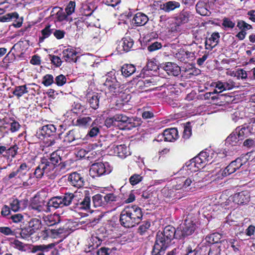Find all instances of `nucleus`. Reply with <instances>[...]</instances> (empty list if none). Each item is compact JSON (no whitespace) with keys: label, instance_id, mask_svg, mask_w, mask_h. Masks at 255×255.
<instances>
[{"label":"nucleus","instance_id":"nucleus-21","mask_svg":"<svg viewBox=\"0 0 255 255\" xmlns=\"http://www.w3.org/2000/svg\"><path fill=\"white\" fill-rule=\"evenodd\" d=\"M194 18V15L189 11L183 10L176 17V20L180 24L187 23L192 20Z\"/></svg>","mask_w":255,"mask_h":255},{"label":"nucleus","instance_id":"nucleus-19","mask_svg":"<svg viewBox=\"0 0 255 255\" xmlns=\"http://www.w3.org/2000/svg\"><path fill=\"white\" fill-rule=\"evenodd\" d=\"M163 69L169 75L177 76L180 73V68L176 64L172 62L166 63L163 66Z\"/></svg>","mask_w":255,"mask_h":255},{"label":"nucleus","instance_id":"nucleus-50","mask_svg":"<svg viewBox=\"0 0 255 255\" xmlns=\"http://www.w3.org/2000/svg\"><path fill=\"white\" fill-rule=\"evenodd\" d=\"M237 26L241 30V31L245 30V31H246L247 30H249L252 28V26L250 24L246 23L243 20H238Z\"/></svg>","mask_w":255,"mask_h":255},{"label":"nucleus","instance_id":"nucleus-37","mask_svg":"<svg viewBox=\"0 0 255 255\" xmlns=\"http://www.w3.org/2000/svg\"><path fill=\"white\" fill-rule=\"evenodd\" d=\"M221 237L222 235L218 233H215L207 236L206 238V240L208 242L210 243L211 244H219V245H221V244L222 242L220 241Z\"/></svg>","mask_w":255,"mask_h":255},{"label":"nucleus","instance_id":"nucleus-47","mask_svg":"<svg viewBox=\"0 0 255 255\" xmlns=\"http://www.w3.org/2000/svg\"><path fill=\"white\" fill-rule=\"evenodd\" d=\"M53 30L50 28V26L48 25L46 26L41 31L42 37H40L39 39L40 41H43L44 39L48 37L52 33H53Z\"/></svg>","mask_w":255,"mask_h":255},{"label":"nucleus","instance_id":"nucleus-18","mask_svg":"<svg viewBox=\"0 0 255 255\" xmlns=\"http://www.w3.org/2000/svg\"><path fill=\"white\" fill-rule=\"evenodd\" d=\"M56 131V128L53 125L44 126L37 132L36 135L39 138L50 136L53 135Z\"/></svg>","mask_w":255,"mask_h":255},{"label":"nucleus","instance_id":"nucleus-57","mask_svg":"<svg viewBox=\"0 0 255 255\" xmlns=\"http://www.w3.org/2000/svg\"><path fill=\"white\" fill-rule=\"evenodd\" d=\"M162 47L161 44L158 42H154L147 47V49L150 52H153L160 49Z\"/></svg>","mask_w":255,"mask_h":255},{"label":"nucleus","instance_id":"nucleus-12","mask_svg":"<svg viewBox=\"0 0 255 255\" xmlns=\"http://www.w3.org/2000/svg\"><path fill=\"white\" fill-rule=\"evenodd\" d=\"M157 140H162L161 138L163 137L165 141L173 142L178 137L177 129L176 128H167L164 130L162 135L158 136Z\"/></svg>","mask_w":255,"mask_h":255},{"label":"nucleus","instance_id":"nucleus-31","mask_svg":"<svg viewBox=\"0 0 255 255\" xmlns=\"http://www.w3.org/2000/svg\"><path fill=\"white\" fill-rule=\"evenodd\" d=\"M26 202L24 200L19 201L17 199H13L10 203V209L14 212L18 211L25 208Z\"/></svg>","mask_w":255,"mask_h":255},{"label":"nucleus","instance_id":"nucleus-42","mask_svg":"<svg viewBox=\"0 0 255 255\" xmlns=\"http://www.w3.org/2000/svg\"><path fill=\"white\" fill-rule=\"evenodd\" d=\"M157 68V65L152 61H148L146 65V69L144 68L141 73H140L139 77L144 78L145 75V72L148 71L149 70H155Z\"/></svg>","mask_w":255,"mask_h":255},{"label":"nucleus","instance_id":"nucleus-10","mask_svg":"<svg viewBox=\"0 0 255 255\" xmlns=\"http://www.w3.org/2000/svg\"><path fill=\"white\" fill-rule=\"evenodd\" d=\"M196 229V225L191 220L186 219L184 223L177 228L179 239L192 235Z\"/></svg>","mask_w":255,"mask_h":255},{"label":"nucleus","instance_id":"nucleus-58","mask_svg":"<svg viewBox=\"0 0 255 255\" xmlns=\"http://www.w3.org/2000/svg\"><path fill=\"white\" fill-rule=\"evenodd\" d=\"M10 125V130L12 132L17 131L20 128V125L19 124L14 120H11V122L9 123Z\"/></svg>","mask_w":255,"mask_h":255},{"label":"nucleus","instance_id":"nucleus-51","mask_svg":"<svg viewBox=\"0 0 255 255\" xmlns=\"http://www.w3.org/2000/svg\"><path fill=\"white\" fill-rule=\"evenodd\" d=\"M67 79L65 76L62 74L56 77L54 80V83L58 86H62L66 83Z\"/></svg>","mask_w":255,"mask_h":255},{"label":"nucleus","instance_id":"nucleus-38","mask_svg":"<svg viewBox=\"0 0 255 255\" xmlns=\"http://www.w3.org/2000/svg\"><path fill=\"white\" fill-rule=\"evenodd\" d=\"M99 98L100 97L98 93H96L91 96H89V103L90 107L93 109H97L99 106Z\"/></svg>","mask_w":255,"mask_h":255},{"label":"nucleus","instance_id":"nucleus-20","mask_svg":"<svg viewBox=\"0 0 255 255\" xmlns=\"http://www.w3.org/2000/svg\"><path fill=\"white\" fill-rule=\"evenodd\" d=\"M220 37L218 32L213 33L211 36L206 40L205 48L211 50L218 44Z\"/></svg>","mask_w":255,"mask_h":255},{"label":"nucleus","instance_id":"nucleus-25","mask_svg":"<svg viewBox=\"0 0 255 255\" xmlns=\"http://www.w3.org/2000/svg\"><path fill=\"white\" fill-rule=\"evenodd\" d=\"M42 227L41 222L36 218L32 219L29 222L28 235H31L39 230Z\"/></svg>","mask_w":255,"mask_h":255},{"label":"nucleus","instance_id":"nucleus-6","mask_svg":"<svg viewBox=\"0 0 255 255\" xmlns=\"http://www.w3.org/2000/svg\"><path fill=\"white\" fill-rule=\"evenodd\" d=\"M111 170L107 162H98L93 164L89 170L90 175L93 178L108 174Z\"/></svg>","mask_w":255,"mask_h":255},{"label":"nucleus","instance_id":"nucleus-39","mask_svg":"<svg viewBox=\"0 0 255 255\" xmlns=\"http://www.w3.org/2000/svg\"><path fill=\"white\" fill-rule=\"evenodd\" d=\"M28 92V91L26 85H22L15 87L12 92V94L19 99L24 94L27 93Z\"/></svg>","mask_w":255,"mask_h":255},{"label":"nucleus","instance_id":"nucleus-1","mask_svg":"<svg viewBox=\"0 0 255 255\" xmlns=\"http://www.w3.org/2000/svg\"><path fill=\"white\" fill-rule=\"evenodd\" d=\"M179 239L178 230L171 226H166L162 232H158L152 255H163L173 238Z\"/></svg>","mask_w":255,"mask_h":255},{"label":"nucleus","instance_id":"nucleus-36","mask_svg":"<svg viewBox=\"0 0 255 255\" xmlns=\"http://www.w3.org/2000/svg\"><path fill=\"white\" fill-rule=\"evenodd\" d=\"M79 138L78 132L75 130L72 129L69 131L64 137V141L71 143L75 140Z\"/></svg>","mask_w":255,"mask_h":255},{"label":"nucleus","instance_id":"nucleus-29","mask_svg":"<svg viewBox=\"0 0 255 255\" xmlns=\"http://www.w3.org/2000/svg\"><path fill=\"white\" fill-rule=\"evenodd\" d=\"M63 56L66 61L76 62L77 60V52L72 48H68L63 51Z\"/></svg>","mask_w":255,"mask_h":255},{"label":"nucleus","instance_id":"nucleus-48","mask_svg":"<svg viewBox=\"0 0 255 255\" xmlns=\"http://www.w3.org/2000/svg\"><path fill=\"white\" fill-rule=\"evenodd\" d=\"M142 180V176L140 174H134L129 179L130 184L132 186L135 185Z\"/></svg>","mask_w":255,"mask_h":255},{"label":"nucleus","instance_id":"nucleus-64","mask_svg":"<svg viewBox=\"0 0 255 255\" xmlns=\"http://www.w3.org/2000/svg\"><path fill=\"white\" fill-rule=\"evenodd\" d=\"M247 72L243 69H239L237 71V76L238 78L246 79L247 78Z\"/></svg>","mask_w":255,"mask_h":255},{"label":"nucleus","instance_id":"nucleus-27","mask_svg":"<svg viewBox=\"0 0 255 255\" xmlns=\"http://www.w3.org/2000/svg\"><path fill=\"white\" fill-rule=\"evenodd\" d=\"M148 21V18L147 16L142 12L136 13L132 19V22L137 26L144 25Z\"/></svg>","mask_w":255,"mask_h":255},{"label":"nucleus","instance_id":"nucleus-15","mask_svg":"<svg viewBox=\"0 0 255 255\" xmlns=\"http://www.w3.org/2000/svg\"><path fill=\"white\" fill-rule=\"evenodd\" d=\"M68 181L70 184L74 187L80 188L84 185V179L79 173L73 172L68 176Z\"/></svg>","mask_w":255,"mask_h":255},{"label":"nucleus","instance_id":"nucleus-23","mask_svg":"<svg viewBox=\"0 0 255 255\" xmlns=\"http://www.w3.org/2000/svg\"><path fill=\"white\" fill-rule=\"evenodd\" d=\"M111 148L113 153L121 158H125L128 155V149L125 144L113 145Z\"/></svg>","mask_w":255,"mask_h":255},{"label":"nucleus","instance_id":"nucleus-53","mask_svg":"<svg viewBox=\"0 0 255 255\" xmlns=\"http://www.w3.org/2000/svg\"><path fill=\"white\" fill-rule=\"evenodd\" d=\"M233 164H229L225 169L222 171V175L223 176H227L230 174L235 172L236 170L233 168Z\"/></svg>","mask_w":255,"mask_h":255},{"label":"nucleus","instance_id":"nucleus-17","mask_svg":"<svg viewBox=\"0 0 255 255\" xmlns=\"http://www.w3.org/2000/svg\"><path fill=\"white\" fill-rule=\"evenodd\" d=\"M231 199L235 204L242 205L246 204L249 201L250 195L247 192L242 191L235 194L231 197Z\"/></svg>","mask_w":255,"mask_h":255},{"label":"nucleus","instance_id":"nucleus-40","mask_svg":"<svg viewBox=\"0 0 255 255\" xmlns=\"http://www.w3.org/2000/svg\"><path fill=\"white\" fill-rule=\"evenodd\" d=\"M93 203L95 207L105 206L104 197L99 194L93 197Z\"/></svg>","mask_w":255,"mask_h":255},{"label":"nucleus","instance_id":"nucleus-3","mask_svg":"<svg viewBox=\"0 0 255 255\" xmlns=\"http://www.w3.org/2000/svg\"><path fill=\"white\" fill-rule=\"evenodd\" d=\"M77 193H66L63 195L52 198L47 203V209L50 211L51 208L57 209L64 206H68L71 203L74 204Z\"/></svg>","mask_w":255,"mask_h":255},{"label":"nucleus","instance_id":"nucleus-49","mask_svg":"<svg viewBox=\"0 0 255 255\" xmlns=\"http://www.w3.org/2000/svg\"><path fill=\"white\" fill-rule=\"evenodd\" d=\"M105 206L107 204H111V203L117 200V197L113 193H109L103 196Z\"/></svg>","mask_w":255,"mask_h":255},{"label":"nucleus","instance_id":"nucleus-9","mask_svg":"<svg viewBox=\"0 0 255 255\" xmlns=\"http://www.w3.org/2000/svg\"><path fill=\"white\" fill-rule=\"evenodd\" d=\"M44 163H46L48 166L51 165L52 172H55V175H57L61 174L60 170H64V166L63 165H57L58 162L61 160V157L57 152H54L51 154L50 157L49 159L42 158L41 159Z\"/></svg>","mask_w":255,"mask_h":255},{"label":"nucleus","instance_id":"nucleus-46","mask_svg":"<svg viewBox=\"0 0 255 255\" xmlns=\"http://www.w3.org/2000/svg\"><path fill=\"white\" fill-rule=\"evenodd\" d=\"M54 83L53 76L51 74H46L42 79V83L46 87L50 86Z\"/></svg>","mask_w":255,"mask_h":255},{"label":"nucleus","instance_id":"nucleus-16","mask_svg":"<svg viewBox=\"0 0 255 255\" xmlns=\"http://www.w3.org/2000/svg\"><path fill=\"white\" fill-rule=\"evenodd\" d=\"M90 198L88 196H86L82 200H79L76 197L73 208L76 211L88 210L90 208Z\"/></svg>","mask_w":255,"mask_h":255},{"label":"nucleus","instance_id":"nucleus-60","mask_svg":"<svg viewBox=\"0 0 255 255\" xmlns=\"http://www.w3.org/2000/svg\"><path fill=\"white\" fill-rule=\"evenodd\" d=\"M112 252V250L106 247H102L99 249L97 252L98 255H109Z\"/></svg>","mask_w":255,"mask_h":255},{"label":"nucleus","instance_id":"nucleus-43","mask_svg":"<svg viewBox=\"0 0 255 255\" xmlns=\"http://www.w3.org/2000/svg\"><path fill=\"white\" fill-rule=\"evenodd\" d=\"M100 133V127L95 125L94 123H92L90 126V129L88 132L87 136L90 137H94L98 135Z\"/></svg>","mask_w":255,"mask_h":255},{"label":"nucleus","instance_id":"nucleus-62","mask_svg":"<svg viewBox=\"0 0 255 255\" xmlns=\"http://www.w3.org/2000/svg\"><path fill=\"white\" fill-rule=\"evenodd\" d=\"M0 232L6 236L13 235V233L11 229L7 227H0Z\"/></svg>","mask_w":255,"mask_h":255},{"label":"nucleus","instance_id":"nucleus-52","mask_svg":"<svg viewBox=\"0 0 255 255\" xmlns=\"http://www.w3.org/2000/svg\"><path fill=\"white\" fill-rule=\"evenodd\" d=\"M11 245L14 248L18 249V250H25V245L17 240H14L13 242H11Z\"/></svg>","mask_w":255,"mask_h":255},{"label":"nucleus","instance_id":"nucleus-8","mask_svg":"<svg viewBox=\"0 0 255 255\" xmlns=\"http://www.w3.org/2000/svg\"><path fill=\"white\" fill-rule=\"evenodd\" d=\"M212 158L213 156L210 155L209 152L202 151L198 156L195 157L191 160L190 165L196 167L197 168H202L208 162L211 163Z\"/></svg>","mask_w":255,"mask_h":255},{"label":"nucleus","instance_id":"nucleus-54","mask_svg":"<svg viewBox=\"0 0 255 255\" xmlns=\"http://www.w3.org/2000/svg\"><path fill=\"white\" fill-rule=\"evenodd\" d=\"M150 223L149 221H145L142 222V224L140 225L138 228V231L140 234H143L145 233L147 229L150 227Z\"/></svg>","mask_w":255,"mask_h":255},{"label":"nucleus","instance_id":"nucleus-13","mask_svg":"<svg viewBox=\"0 0 255 255\" xmlns=\"http://www.w3.org/2000/svg\"><path fill=\"white\" fill-rule=\"evenodd\" d=\"M133 40L129 37H124L119 42L117 49L119 52H128L133 45Z\"/></svg>","mask_w":255,"mask_h":255},{"label":"nucleus","instance_id":"nucleus-26","mask_svg":"<svg viewBox=\"0 0 255 255\" xmlns=\"http://www.w3.org/2000/svg\"><path fill=\"white\" fill-rule=\"evenodd\" d=\"M180 3L176 1H168L160 4V8L166 12H169L174 9L179 8Z\"/></svg>","mask_w":255,"mask_h":255},{"label":"nucleus","instance_id":"nucleus-32","mask_svg":"<svg viewBox=\"0 0 255 255\" xmlns=\"http://www.w3.org/2000/svg\"><path fill=\"white\" fill-rule=\"evenodd\" d=\"M47 204L45 205L43 202L37 203L35 200H34L30 204L29 208L30 210L35 211L37 212H40L43 211L50 212L47 209Z\"/></svg>","mask_w":255,"mask_h":255},{"label":"nucleus","instance_id":"nucleus-22","mask_svg":"<svg viewBox=\"0 0 255 255\" xmlns=\"http://www.w3.org/2000/svg\"><path fill=\"white\" fill-rule=\"evenodd\" d=\"M114 120L116 122V127L120 128H124L127 124H131V119L124 114H117L114 116Z\"/></svg>","mask_w":255,"mask_h":255},{"label":"nucleus","instance_id":"nucleus-30","mask_svg":"<svg viewBox=\"0 0 255 255\" xmlns=\"http://www.w3.org/2000/svg\"><path fill=\"white\" fill-rule=\"evenodd\" d=\"M207 4L204 1H199L196 5V9L199 14L203 16H209L211 12L207 8Z\"/></svg>","mask_w":255,"mask_h":255},{"label":"nucleus","instance_id":"nucleus-28","mask_svg":"<svg viewBox=\"0 0 255 255\" xmlns=\"http://www.w3.org/2000/svg\"><path fill=\"white\" fill-rule=\"evenodd\" d=\"M241 142L242 140L239 138L235 130L233 131L226 139V144L231 145V146L240 145Z\"/></svg>","mask_w":255,"mask_h":255},{"label":"nucleus","instance_id":"nucleus-35","mask_svg":"<svg viewBox=\"0 0 255 255\" xmlns=\"http://www.w3.org/2000/svg\"><path fill=\"white\" fill-rule=\"evenodd\" d=\"M135 71V68L132 64H124L121 68L122 75L128 77L133 74Z\"/></svg>","mask_w":255,"mask_h":255},{"label":"nucleus","instance_id":"nucleus-2","mask_svg":"<svg viewBox=\"0 0 255 255\" xmlns=\"http://www.w3.org/2000/svg\"><path fill=\"white\" fill-rule=\"evenodd\" d=\"M141 209L136 205L126 206L121 212L120 222L126 228H131L138 224L142 218Z\"/></svg>","mask_w":255,"mask_h":255},{"label":"nucleus","instance_id":"nucleus-7","mask_svg":"<svg viewBox=\"0 0 255 255\" xmlns=\"http://www.w3.org/2000/svg\"><path fill=\"white\" fill-rule=\"evenodd\" d=\"M212 158L213 156L210 155L209 152L202 151L198 156L195 157L191 160L190 165L196 167L197 168H202L208 162L211 163Z\"/></svg>","mask_w":255,"mask_h":255},{"label":"nucleus","instance_id":"nucleus-45","mask_svg":"<svg viewBox=\"0 0 255 255\" xmlns=\"http://www.w3.org/2000/svg\"><path fill=\"white\" fill-rule=\"evenodd\" d=\"M191 176L192 177V179L193 180V182H194L195 185L196 186L198 183L201 182L203 181L205 176L204 173L202 171H200L192 174Z\"/></svg>","mask_w":255,"mask_h":255},{"label":"nucleus","instance_id":"nucleus-33","mask_svg":"<svg viewBox=\"0 0 255 255\" xmlns=\"http://www.w3.org/2000/svg\"><path fill=\"white\" fill-rule=\"evenodd\" d=\"M44 220L48 226H51L59 223L60 221V217L58 214H54L45 216Z\"/></svg>","mask_w":255,"mask_h":255},{"label":"nucleus","instance_id":"nucleus-11","mask_svg":"<svg viewBox=\"0 0 255 255\" xmlns=\"http://www.w3.org/2000/svg\"><path fill=\"white\" fill-rule=\"evenodd\" d=\"M192 179L191 176L188 177L183 176L176 178L175 179L176 184L174 185L175 189L176 190H190L195 188L196 185Z\"/></svg>","mask_w":255,"mask_h":255},{"label":"nucleus","instance_id":"nucleus-5","mask_svg":"<svg viewBox=\"0 0 255 255\" xmlns=\"http://www.w3.org/2000/svg\"><path fill=\"white\" fill-rule=\"evenodd\" d=\"M52 167L48 166L46 163H44L42 160L35 168L33 172V176L36 182V180L38 181L40 180L45 175L49 178L54 179L56 176L54 174L55 172H52Z\"/></svg>","mask_w":255,"mask_h":255},{"label":"nucleus","instance_id":"nucleus-14","mask_svg":"<svg viewBox=\"0 0 255 255\" xmlns=\"http://www.w3.org/2000/svg\"><path fill=\"white\" fill-rule=\"evenodd\" d=\"M104 85L111 93H117L119 92L120 83L115 77H107Z\"/></svg>","mask_w":255,"mask_h":255},{"label":"nucleus","instance_id":"nucleus-55","mask_svg":"<svg viewBox=\"0 0 255 255\" xmlns=\"http://www.w3.org/2000/svg\"><path fill=\"white\" fill-rule=\"evenodd\" d=\"M75 2L73 1H70L67 7L65 8V11L67 14V15H71L73 12H74L75 8Z\"/></svg>","mask_w":255,"mask_h":255},{"label":"nucleus","instance_id":"nucleus-4","mask_svg":"<svg viewBox=\"0 0 255 255\" xmlns=\"http://www.w3.org/2000/svg\"><path fill=\"white\" fill-rule=\"evenodd\" d=\"M30 167L26 163H22L17 168L18 177L22 181V186L24 187H29L35 183V179L31 173H28Z\"/></svg>","mask_w":255,"mask_h":255},{"label":"nucleus","instance_id":"nucleus-63","mask_svg":"<svg viewBox=\"0 0 255 255\" xmlns=\"http://www.w3.org/2000/svg\"><path fill=\"white\" fill-rule=\"evenodd\" d=\"M11 219L14 223L21 222L23 219V216L21 214H16L11 216Z\"/></svg>","mask_w":255,"mask_h":255},{"label":"nucleus","instance_id":"nucleus-56","mask_svg":"<svg viewBox=\"0 0 255 255\" xmlns=\"http://www.w3.org/2000/svg\"><path fill=\"white\" fill-rule=\"evenodd\" d=\"M225 90H230L236 87V83L232 79H229L225 82H223Z\"/></svg>","mask_w":255,"mask_h":255},{"label":"nucleus","instance_id":"nucleus-34","mask_svg":"<svg viewBox=\"0 0 255 255\" xmlns=\"http://www.w3.org/2000/svg\"><path fill=\"white\" fill-rule=\"evenodd\" d=\"M235 131L237 132L239 138L242 141L245 138L249 136L251 134H253L248 126L247 127H243L242 128L238 127L235 129Z\"/></svg>","mask_w":255,"mask_h":255},{"label":"nucleus","instance_id":"nucleus-44","mask_svg":"<svg viewBox=\"0 0 255 255\" xmlns=\"http://www.w3.org/2000/svg\"><path fill=\"white\" fill-rule=\"evenodd\" d=\"M92 121L90 117H82L77 120V124L80 127H86L90 125Z\"/></svg>","mask_w":255,"mask_h":255},{"label":"nucleus","instance_id":"nucleus-24","mask_svg":"<svg viewBox=\"0 0 255 255\" xmlns=\"http://www.w3.org/2000/svg\"><path fill=\"white\" fill-rule=\"evenodd\" d=\"M55 243H51L48 245H40L34 246L32 249V253H36L38 251L41 252L37 254L36 255H45L43 252H48L50 250L53 249L55 246Z\"/></svg>","mask_w":255,"mask_h":255},{"label":"nucleus","instance_id":"nucleus-59","mask_svg":"<svg viewBox=\"0 0 255 255\" xmlns=\"http://www.w3.org/2000/svg\"><path fill=\"white\" fill-rule=\"evenodd\" d=\"M222 25L225 27L233 28L235 27V23L228 18H224L223 20Z\"/></svg>","mask_w":255,"mask_h":255},{"label":"nucleus","instance_id":"nucleus-61","mask_svg":"<svg viewBox=\"0 0 255 255\" xmlns=\"http://www.w3.org/2000/svg\"><path fill=\"white\" fill-rule=\"evenodd\" d=\"M50 56L51 57L50 60L54 65H56L57 67L61 66L62 61L60 57L55 55H50Z\"/></svg>","mask_w":255,"mask_h":255},{"label":"nucleus","instance_id":"nucleus-41","mask_svg":"<svg viewBox=\"0 0 255 255\" xmlns=\"http://www.w3.org/2000/svg\"><path fill=\"white\" fill-rule=\"evenodd\" d=\"M221 245L219 244H212L209 246L208 255H220Z\"/></svg>","mask_w":255,"mask_h":255}]
</instances>
